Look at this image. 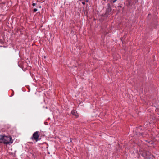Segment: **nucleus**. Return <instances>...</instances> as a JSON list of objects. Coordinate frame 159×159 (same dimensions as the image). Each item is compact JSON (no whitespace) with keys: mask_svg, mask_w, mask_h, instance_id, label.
Here are the masks:
<instances>
[{"mask_svg":"<svg viewBox=\"0 0 159 159\" xmlns=\"http://www.w3.org/2000/svg\"><path fill=\"white\" fill-rule=\"evenodd\" d=\"M0 138V143L5 144H11L13 143V140L11 136L1 135Z\"/></svg>","mask_w":159,"mask_h":159,"instance_id":"1","label":"nucleus"},{"mask_svg":"<svg viewBox=\"0 0 159 159\" xmlns=\"http://www.w3.org/2000/svg\"><path fill=\"white\" fill-rule=\"evenodd\" d=\"M39 131H37L35 132L33 134V136L31 137V139L32 140H34L36 142H37L38 140V139L39 136Z\"/></svg>","mask_w":159,"mask_h":159,"instance_id":"2","label":"nucleus"},{"mask_svg":"<svg viewBox=\"0 0 159 159\" xmlns=\"http://www.w3.org/2000/svg\"><path fill=\"white\" fill-rule=\"evenodd\" d=\"M140 153L141 154V155L144 158H146V157L150 156V153L148 151H141V152L140 151Z\"/></svg>","mask_w":159,"mask_h":159,"instance_id":"3","label":"nucleus"},{"mask_svg":"<svg viewBox=\"0 0 159 159\" xmlns=\"http://www.w3.org/2000/svg\"><path fill=\"white\" fill-rule=\"evenodd\" d=\"M141 142H143V143L145 144H147V143H148L149 144L148 145V146H150V145H152L153 144V142L152 141H150L149 140H146L144 139L141 140Z\"/></svg>","mask_w":159,"mask_h":159,"instance_id":"4","label":"nucleus"},{"mask_svg":"<svg viewBox=\"0 0 159 159\" xmlns=\"http://www.w3.org/2000/svg\"><path fill=\"white\" fill-rule=\"evenodd\" d=\"M71 113L73 115L75 116L76 118H78L79 116V115L75 110H72L71 112Z\"/></svg>","mask_w":159,"mask_h":159,"instance_id":"5","label":"nucleus"},{"mask_svg":"<svg viewBox=\"0 0 159 159\" xmlns=\"http://www.w3.org/2000/svg\"><path fill=\"white\" fill-rule=\"evenodd\" d=\"M145 135L144 134H143V133H141V134L140 133V137L141 136L143 138H144L145 137Z\"/></svg>","mask_w":159,"mask_h":159,"instance_id":"6","label":"nucleus"},{"mask_svg":"<svg viewBox=\"0 0 159 159\" xmlns=\"http://www.w3.org/2000/svg\"><path fill=\"white\" fill-rule=\"evenodd\" d=\"M37 9H36V8H34V9L33 10V11L34 12H36V11H37Z\"/></svg>","mask_w":159,"mask_h":159,"instance_id":"7","label":"nucleus"},{"mask_svg":"<svg viewBox=\"0 0 159 159\" xmlns=\"http://www.w3.org/2000/svg\"><path fill=\"white\" fill-rule=\"evenodd\" d=\"M151 157H150V156H148V157H146V158H145L144 159H150Z\"/></svg>","mask_w":159,"mask_h":159,"instance_id":"8","label":"nucleus"},{"mask_svg":"<svg viewBox=\"0 0 159 159\" xmlns=\"http://www.w3.org/2000/svg\"><path fill=\"white\" fill-rule=\"evenodd\" d=\"M32 5L33 6H35L36 5V4L34 3H33V4H32Z\"/></svg>","mask_w":159,"mask_h":159,"instance_id":"9","label":"nucleus"},{"mask_svg":"<svg viewBox=\"0 0 159 159\" xmlns=\"http://www.w3.org/2000/svg\"><path fill=\"white\" fill-rule=\"evenodd\" d=\"M82 4H84H84H85V2H82Z\"/></svg>","mask_w":159,"mask_h":159,"instance_id":"10","label":"nucleus"}]
</instances>
